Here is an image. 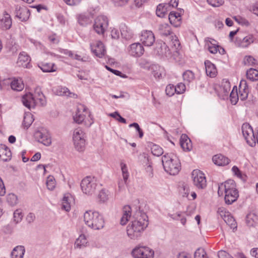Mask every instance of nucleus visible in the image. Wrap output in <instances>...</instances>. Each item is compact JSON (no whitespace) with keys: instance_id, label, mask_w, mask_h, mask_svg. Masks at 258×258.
Here are the masks:
<instances>
[{"instance_id":"nucleus-1","label":"nucleus","mask_w":258,"mask_h":258,"mask_svg":"<svg viewBox=\"0 0 258 258\" xmlns=\"http://www.w3.org/2000/svg\"><path fill=\"white\" fill-rule=\"evenodd\" d=\"M148 217L145 213L139 211L137 219L132 222L126 227L128 236L131 239H137L148 225Z\"/></svg>"},{"instance_id":"nucleus-2","label":"nucleus","mask_w":258,"mask_h":258,"mask_svg":"<svg viewBox=\"0 0 258 258\" xmlns=\"http://www.w3.org/2000/svg\"><path fill=\"white\" fill-rule=\"evenodd\" d=\"M84 220L85 224L94 230H100L104 227V218L98 212L86 211L84 215Z\"/></svg>"},{"instance_id":"nucleus-3","label":"nucleus","mask_w":258,"mask_h":258,"mask_svg":"<svg viewBox=\"0 0 258 258\" xmlns=\"http://www.w3.org/2000/svg\"><path fill=\"white\" fill-rule=\"evenodd\" d=\"M162 162L165 171L170 175H176L180 170V161L174 154H165L162 158Z\"/></svg>"},{"instance_id":"nucleus-4","label":"nucleus","mask_w":258,"mask_h":258,"mask_svg":"<svg viewBox=\"0 0 258 258\" xmlns=\"http://www.w3.org/2000/svg\"><path fill=\"white\" fill-rule=\"evenodd\" d=\"M97 184L94 177L87 176L81 181V187L86 195L91 196L95 192Z\"/></svg>"},{"instance_id":"nucleus-5","label":"nucleus","mask_w":258,"mask_h":258,"mask_svg":"<svg viewBox=\"0 0 258 258\" xmlns=\"http://www.w3.org/2000/svg\"><path fill=\"white\" fill-rule=\"evenodd\" d=\"M40 95H44L40 89H36L34 95L31 93L26 94L22 98L23 105L29 109L34 108L36 104V99L40 97Z\"/></svg>"},{"instance_id":"nucleus-6","label":"nucleus","mask_w":258,"mask_h":258,"mask_svg":"<svg viewBox=\"0 0 258 258\" xmlns=\"http://www.w3.org/2000/svg\"><path fill=\"white\" fill-rule=\"evenodd\" d=\"M73 141L76 149L83 151L85 147V134L81 128H76L74 131Z\"/></svg>"},{"instance_id":"nucleus-7","label":"nucleus","mask_w":258,"mask_h":258,"mask_svg":"<svg viewBox=\"0 0 258 258\" xmlns=\"http://www.w3.org/2000/svg\"><path fill=\"white\" fill-rule=\"evenodd\" d=\"M108 26V20L105 16H99L94 20L93 29L99 35H103Z\"/></svg>"},{"instance_id":"nucleus-8","label":"nucleus","mask_w":258,"mask_h":258,"mask_svg":"<svg viewBox=\"0 0 258 258\" xmlns=\"http://www.w3.org/2000/svg\"><path fill=\"white\" fill-rule=\"evenodd\" d=\"M242 133L247 143L251 147L255 145V137L252 127L247 123H243L241 127Z\"/></svg>"},{"instance_id":"nucleus-9","label":"nucleus","mask_w":258,"mask_h":258,"mask_svg":"<svg viewBox=\"0 0 258 258\" xmlns=\"http://www.w3.org/2000/svg\"><path fill=\"white\" fill-rule=\"evenodd\" d=\"M194 185L199 189H204L207 186L205 174L199 170H194L192 172Z\"/></svg>"},{"instance_id":"nucleus-10","label":"nucleus","mask_w":258,"mask_h":258,"mask_svg":"<svg viewBox=\"0 0 258 258\" xmlns=\"http://www.w3.org/2000/svg\"><path fill=\"white\" fill-rule=\"evenodd\" d=\"M133 255L135 258H152L154 252L146 246H140L133 249Z\"/></svg>"},{"instance_id":"nucleus-11","label":"nucleus","mask_w":258,"mask_h":258,"mask_svg":"<svg viewBox=\"0 0 258 258\" xmlns=\"http://www.w3.org/2000/svg\"><path fill=\"white\" fill-rule=\"evenodd\" d=\"M140 40L145 46H151L154 44L155 38L151 31L144 30L141 33Z\"/></svg>"},{"instance_id":"nucleus-12","label":"nucleus","mask_w":258,"mask_h":258,"mask_svg":"<svg viewBox=\"0 0 258 258\" xmlns=\"http://www.w3.org/2000/svg\"><path fill=\"white\" fill-rule=\"evenodd\" d=\"M231 189H237L235 181L232 179H229L219 185L218 194L222 196L224 192L231 191Z\"/></svg>"},{"instance_id":"nucleus-13","label":"nucleus","mask_w":258,"mask_h":258,"mask_svg":"<svg viewBox=\"0 0 258 258\" xmlns=\"http://www.w3.org/2000/svg\"><path fill=\"white\" fill-rule=\"evenodd\" d=\"M16 17L21 21H26L29 18V10L25 7L16 6L15 8Z\"/></svg>"},{"instance_id":"nucleus-14","label":"nucleus","mask_w":258,"mask_h":258,"mask_svg":"<svg viewBox=\"0 0 258 258\" xmlns=\"http://www.w3.org/2000/svg\"><path fill=\"white\" fill-rule=\"evenodd\" d=\"M91 51L98 57H103L105 53V49L103 43L101 41H97L94 44L90 45Z\"/></svg>"},{"instance_id":"nucleus-15","label":"nucleus","mask_w":258,"mask_h":258,"mask_svg":"<svg viewBox=\"0 0 258 258\" xmlns=\"http://www.w3.org/2000/svg\"><path fill=\"white\" fill-rule=\"evenodd\" d=\"M35 137L39 142L45 146H49L51 143V138L47 133L38 131L35 133Z\"/></svg>"},{"instance_id":"nucleus-16","label":"nucleus","mask_w":258,"mask_h":258,"mask_svg":"<svg viewBox=\"0 0 258 258\" xmlns=\"http://www.w3.org/2000/svg\"><path fill=\"white\" fill-rule=\"evenodd\" d=\"M144 52L143 45L140 43H133L130 45L129 50L130 54L134 57L141 56Z\"/></svg>"},{"instance_id":"nucleus-17","label":"nucleus","mask_w":258,"mask_h":258,"mask_svg":"<svg viewBox=\"0 0 258 258\" xmlns=\"http://www.w3.org/2000/svg\"><path fill=\"white\" fill-rule=\"evenodd\" d=\"M224 193L225 202L227 205L232 204L233 203H234L237 200L239 197V193L237 189H231V191L224 192Z\"/></svg>"},{"instance_id":"nucleus-18","label":"nucleus","mask_w":258,"mask_h":258,"mask_svg":"<svg viewBox=\"0 0 258 258\" xmlns=\"http://www.w3.org/2000/svg\"><path fill=\"white\" fill-rule=\"evenodd\" d=\"M12 25V20L11 16L8 13H5L0 17V27L3 30H8L11 28Z\"/></svg>"},{"instance_id":"nucleus-19","label":"nucleus","mask_w":258,"mask_h":258,"mask_svg":"<svg viewBox=\"0 0 258 258\" xmlns=\"http://www.w3.org/2000/svg\"><path fill=\"white\" fill-rule=\"evenodd\" d=\"M12 153L10 150L6 145H0V159L4 162L11 160Z\"/></svg>"},{"instance_id":"nucleus-20","label":"nucleus","mask_w":258,"mask_h":258,"mask_svg":"<svg viewBox=\"0 0 258 258\" xmlns=\"http://www.w3.org/2000/svg\"><path fill=\"white\" fill-rule=\"evenodd\" d=\"M30 61V57L26 52H23L20 53L18 61L19 66L25 68H29Z\"/></svg>"},{"instance_id":"nucleus-21","label":"nucleus","mask_w":258,"mask_h":258,"mask_svg":"<svg viewBox=\"0 0 258 258\" xmlns=\"http://www.w3.org/2000/svg\"><path fill=\"white\" fill-rule=\"evenodd\" d=\"M180 145L184 151H189L192 149L191 141L185 134H182L181 136Z\"/></svg>"},{"instance_id":"nucleus-22","label":"nucleus","mask_w":258,"mask_h":258,"mask_svg":"<svg viewBox=\"0 0 258 258\" xmlns=\"http://www.w3.org/2000/svg\"><path fill=\"white\" fill-rule=\"evenodd\" d=\"M205 66L207 76L211 78L216 77L217 71L215 66L208 60H206L205 61Z\"/></svg>"},{"instance_id":"nucleus-23","label":"nucleus","mask_w":258,"mask_h":258,"mask_svg":"<svg viewBox=\"0 0 258 258\" xmlns=\"http://www.w3.org/2000/svg\"><path fill=\"white\" fill-rule=\"evenodd\" d=\"M213 161L218 166H225L229 163L230 160L222 154H217L213 157Z\"/></svg>"},{"instance_id":"nucleus-24","label":"nucleus","mask_w":258,"mask_h":258,"mask_svg":"<svg viewBox=\"0 0 258 258\" xmlns=\"http://www.w3.org/2000/svg\"><path fill=\"white\" fill-rule=\"evenodd\" d=\"M168 19L171 23L175 27H178L181 24V18L179 13L171 12L168 15Z\"/></svg>"},{"instance_id":"nucleus-25","label":"nucleus","mask_w":258,"mask_h":258,"mask_svg":"<svg viewBox=\"0 0 258 258\" xmlns=\"http://www.w3.org/2000/svg\"><path fill=\"white\" fill-rule=\"evenodd\" d=\"M88 240L84 234H81L79 237L76 239L74 247L75 249H82L86 247L88 244Z\"/></svg>"},{"instance_id":"nucleus-26","label":"nucleus","mask_w":258,"mask_h":258,"mask_svg":"<svg viewBox=\"0 0 258 258\" xmlns=\"http://www.w3.org/2000/svg\"><path fill=\"white\" fill-rule=\"evenodd\" d=\"M55 93L58 96H66L73 98L77 97L76 94L71 92L68 88L62 86L57 87L55 90Z\"/></svg>"},{"instance_id":"nucleus-27","label":"nucleus","mask_w":258,"mask_h":258,"mask_svg":"<svg viewBox=\"0 0 258 258\" xmlns=\"http://www.w3.org/2000/svg\"><path fill=\"white\" fill-rule=\"evenodd\" d=\"M253 37L252 35H248L244 37H236V40L240 42L239 45L242 47H247L253 42Z\"/></svg>"},{"instance_id":"nucleus-28","label":"nucleus","mask_w":258,"mask_h":258,"mask_svg":"<svg viewBox=\"0 0 258 258\" xmlns=\"http://www.w3.org/2000/svg\"><path fill=\"white\" fill-rule=\"evenodd\" d=\"M169 5L167 4H160L158 5L156 14L159 17L163 18L169 11Z\"/></svg>"},{"instance_id":"nucleus-29","label":"nucleus","mask_w":258,"mask_h":258,"mask_svg":"<svg viewBox=\"0 0 258 258\" xmlns=\"http://www.w3.org/2000/svg\"><path fill=\"white\" fill-rule=\"evenodd\" d=\"M121 36L126 40H130L133 38L134 34L132 31L125 24H121L120 27Z\"/></svg>"},{"instance_id":"nucleus-30","label":"nucleus","mask_w":258,"mask_h":258,"mask_svg":"<svg viewBox=\"0 0 258 258\" xmlns=\"http://www.w3.org/2000/svg\"><path fill=\"white\" fill-rule=\"evenodd\" d=\"M158 32L160 35L164 36L170 35L172 33L170 26L166 23L159 25Z\"/></svg>"},{"instance_id":"nucleus-31","label":"nucleus","mask_w":258,"mask_h":258,"mask_svg":"<svg viewBox=\"0 0 258 258\" xmlns=\"http://www.w3.org/2000/svg\"><path fill=\"white\" fill-rule=\"evenodd\" d=\"M25 252L23 246H17L11 252V258H23Z\"/></svg>"},{"instance_id":"nucleus-32","label":"nucleus","mask_w":258,"mask_h":258,"mask_svg":"<svg viewBox=\"0 0 258 258\" xmlns=\"http://www.w3.org/2000/svg\"><path fill=\"white\" fill-rule=\"evenodd\" d=\"M157 52L159 55L168 56L170 54V51L168 46L165 43L160 44L159 47H157Z\"/></svg>"},{"instance_id":"nucleus-33","label":"nucleus","mask_w":258,"mask_h":258,"mask_svg":"<svg viewBox=\"0 0 258 258\" xmlns=\"http://www.w3.org/2000/svg\"><path fill=\"white\" fill-rule=\"evenodd\" d=\"M244 83L245 86L244 87V88L242 89V81L240 82L238 94L239 98L242 101L245 100L247 98L248 93V88L247 87L245 81H244Z\"/></svg>"},{"instance_id":"nucleus-34","label":"nucleus","mask_w":258,"mask_h":258,"mask_svg":"<svg viewBox=\"0 0 258 258\" xmlns=\"http://www.w3.org/2000/svg\"><path fill=\"white\" fill-rule=\"evenodd\" d=\"M247 78L251 81L258 80V71L256 69L250 68L246 72Z\"/></svg>"},{"instance_id":"nucleus-35","label":"nucleus","mask_w":258,"mask_h":258,"mask_svg":"<svg viewBox=\"0 0 258 258\" xmlns=\"http://www.w3.org/2000/svg\"><path fill=\"white\" fill-rule=\"evenodd\" d=\"M71 195L69 194H65L62 199V208L66 211H69L71 209L70 201L72 199Z\"/></svg>"},{"instance_id":"nucleus-36","label":"nucleus","mask_w":258,"mask_h":258,"mask_svg":"<svg viewBox=\"0 0 258 258\" xmlns=\"http://www.w3.org/2000/svg\"><path fill=\"white\" fill-rule=\"evenodd\" d=\"M34 121L33 115L30 113H25L24 116L23 125L25 128H28Z\"/></svg>"},{"instance_id":"nucleus-37","label":"nucleus","mask_w":258,"mask_h":258,"mask_svg":"<svg viewBox=\"0 0 258 258\" xmlns=\"http://www.w3.org/2000/svg\"><path fill=\"white\" fill-rule=\"evenodd\" d=\"M11 87L14 90L20 91L23 89L24 85L21 81L14 80L11 82Z\"/></svg>"},{"instance_id":"nucleus-38","label":"nucleus","mask_w":258,"mask_h":258,"mask_svg":"<svg viewBox=\"0 0 258 258\" xmlns=\"http://www.w3.org/2000/svg\"><path fill=\"white\" fill-rule=\"evenodd\" d=\"M182 77L183 80L187 83H190L195 79V74L190 70L185 71L182 74Z\"/></svg>"},{"instance_id":"nucleus-39","label":"nucleus","mask_w":258,"mask_h":258,"mask_svg":"<svg viewBox=\"0 0 258 258\" xmlns=\"http://www.w3.org/2000/svg\"><path fill=\"white\" fill-rule=\"evenodd\" d=\"M239 98L237 87L236 86H234L230 94V100L231 104L235 105L238 102Z\"/></svg>"},{"instance_id":"nucleus-40","label":"nucleus","mask_w":258,"mask_h":258,"mask_svg":"<svg viewBox=\"0 0 258 258\" xmlns=\"http://www.w3.org/2000/svg\"><path fill=\"white\" fill-rule=\"evenodd\" d=\"M224 221L231 228L234 229L237 228L236 222L230 213L227 215L226 218L224 220Z\"/></svg>"},{"instance_id":"nucleus-41","label":"nucleus","mask_w":258,"mask_h":258,"mask_svg":"<svg viewBox=\"0 0 258 258\" xmlns=\"http://www.w3.org/2000/svg\"><path fill=\"white\" fill-rule=\"evenodd\" d=\"M55 64L52 63H42L40 67L43 72H53L56 71L54 68Z\"/></svg>"},{"instance_id":"nucleus-42","label":"nucleus","mask_w":258,"mask_h":258,"mask_svg":"<svg viewBox=\"0 0 258 258\" xmlns=\"http://www.w3.org/2000/svg\"><path fill=\"white\" fill-rule=\"evenodd\" d=\"M23 217V215L22 210L20 209H17L15 211L13 214V220L15 223V225L20 222Z\"/></svg>"},{"instance_id":"nucleus-43","label":"nucleus","mask_w":258,"mask_h":258,"mask_svg":"<svg viewBox=\"0 0 258 258\" xmlns=\"http://www.w3.org/2000/svg\"><path fill=\"white\" fill-rule=\"evenodd\" d=\"M151 152L153 155L160 156L163 154V149L159 145L154 144L151 148Z\"/></svg>"},{"instance_id":"nucleus-44","label":"nucleus","mask_w":258,"mask_h":258,"mask_svg":"<svg viewBox=\"0 0 258 258\" xmlns=\"http://www.w3.org/2000/svg\"><path fill=\"white\" fill-rule=\"evenodd\" d=\"M98 197L100 202L103 203L106 202L109 199L108 190L104 189L101 190Z\"/></svg>"},{"instance_id":"nucleus-45","label":"nucleus","mask_w":258,"mask_h":258,"mask_svg":"<svg viewBox=\"0 0 258 258\" xmlns=\"http://www.w3.org/2000/svg\"><path fill=\"white\" fill-rule=\"evenodd\" d=\"M46 184L47 188L50 190H52L55 187V180L53 176L49 175L47 178Z\"/></svg>"},{"instance_id":"nucleus-46","label":"nucleus","mask_w":258,"mask_h":258,"mask_svg":"<svg viewBox=\"0 0 258 258\" xmlns=\"http://www.w3.org/2000/svg\"><path fill=\"white\" fill-rule=\"evenodd\" d=\"M194 258H209L205 249L202 248H198L194 253Z\"/></svg>"},{"instance_id":"nucleus-47","label":"nucleus","mask_w":258,"mask_h":258,"mask_svg":"<svg viewBox=\"0 0 258 258\" xmlns=\"http://www.w3.org/2000/svg\"><path fill=\"white\" fill-rule=\"evenodd\" d=\"M139 65L141 68L148 70H149L150 69L152 70H154V68H157V66L155 65L151 67L149 61H147L146 59H141L140 61Z\"/></svg>"},{"instance_id":"nucleus-48","label":"nucleus","mask_w":258,"mask_h":258,"mask_svg":"<svg viewBox=\"0 0 258 258\" xmlns=\"http://www.w3.org/2000/svg\"><path fill=\"white\" fill-rule=\"evenodd\" d=\"M7 200L11 206H14L18 203L17 197L14 194H9L7 196Z\"/></svg>"},{"instance_id":"nucleus-49","label":"nucleus","mask_w":258,"mask_h":258,"mask_svg":"<svg viewBox=\"0 0 258 258\" xmlns=\"http://www.w3.org/2000/svg\"><path fill=\"white\" fill-rule=\"evenodd\" d=\"M78 21L80 25L85 26L90 23V19L84 15H80L78 17Z\"/></svg>"},{"instance_id":"nucleus-50","label":"nucleus","mask_w":258,"mask_h":258,"mask_svg":"<svg viewBox=\"0 0 258 258\" xmlns=\"http://www.w3.org/2000/svg\"><path fill=\"white\" fill-rule=\"evenodd\" d=\"M85 115L80 111H78L73 116L74 121L78 124L81 123L85 119Z\"/></svg>"},{"instance_id":"nucleus-51","label":"nucleus","mask_w":258,"mask_h":258,"mask_svg":"<svg viewBox=\"0 0 258 258\" xmlns=\"http://www.w3.org/2000/svg\"><path fill=\"white\" fill-rule=\"evenodd\" d=\"M165 92L168 96H173L175 93H176V89L175 86L172 84L168 85L166 87Z\"/></svg>"},{"instance_id":"nucleus-52","label":"nucleus","mask_w":258,"mask_h":258,"mask_svg":"<svg viewBox=\"0 0 258 258\" xmlns=\"http://www.w3.org/2000/svg\"><path fill=\"white\" fill-rule=\"evenodd\" d=\"M176 89V93L178 94L183 93L186 89V87L184 84L180 83L175 86Z\"/></svg>"},{"instance_id":"nucleus-53","label":"nucleus","mask_w":258,"mask_h":258,"mask_svg":"<svg viewBox=\"0 0 258 258\" xmlns=\"http://www.w3.org/2000/svg\"><path fill=\"white\" fill-rule=\"evenodd\" d=\"M208 50L210 53L215 54L218 51L219 45L212 43L210 41L208 43Z\"/></svg>"},{"instance_id":"nucleus-54","label":"nucleus","mask_w":258,"mask_h":258,"mask_svg":"<svg viewBox=\"0 0 258 258\" xmlns=\"http://www.w3.org/2000/svg\"><path fill=\"white\" fill-rule=\"evenodd\" d=\"M217 213L221 216V217L224 220L226 218L227 215L230 213L224 207H220L218 209Z\"/></svg>"},{"instance_id":"nucleus-55","label":"nucleus","mask_w":258,"mask_h":258,"mask_svg":"<svg viewBox=\"0 0 258 258\" xmlns=\"http://www.w3.org/2000/svg\"><path fill=\"white\" fill-rule=\"evenodd\" d=\"M208 4L214 7H218L222 6L224 3V0H207Z\"/></svg>"},{"instance_id":"nucleus-56","label":"nucleus","mask_w":258,"mask_h":258,"mask_svg":"<svg viewBox=\"0 0 258 258\" xmlns=\"http://www.w3.org/2000/svg\"><path fill=\"white\" fill-rule=\"evenodd\" d=\"M15 225V224L14 225L12 223H10L6 225L3 229L4 232L6 234L12 233Z\"/></svg>"},{"instance_id":"nucleus-57","label":"nucleus","mask_w":258,"mask_h":258,"mask_svg":"<svg viewBox=\"0 0 258 258\" xmlns=\"http://www.w3.org/2000/svg\"><path fill=\"white\" fill-rule=\"evenodd\" d=\"M246 62L249 66H255L256 64V60L251 56H246L245 57Z\"/></svg>"},{"instance_id":"nucleus-58","label":"nucleus","mask_w":258,"mask_h":258,"mask_svg":"<svg viewBox=\"0 0 258 258\" xmlns=\"http://www.w3.org/2000/svg\"><path fill=\"white\" fill-rule=\"evenodd\" d=\"M219 258H233L228 253L224 250H220L218 252Z\"/></svg>"},{"instance_id":"nucleus-59","label":"nucleus","mask_w":258,"mask_h":258,"mask_svg":"<svg viewBox=\"0 0 258 258\" xmlns=\"http://www.w3.org/2000/svg\"><path fill=\"white\" fill-rule=\"evenodd\" d=\"M111 36L112 39H118L119 38L120 32L117 29L113 28L111 30Z\"/></svg>"},{"instance_id":"nucleus-60","label":"nucleus","mask_w":258,"mask_h":258,"mask_svg":"<svg viewBox=\"0 0 258 258\" xmlns=\"http://www.w3.org/2000/svg\"><path fill=\"white\" fill-rule=\"evenodd\" d=\"M123 215L130 217L131 216V208L128 205L125 206L123 209Z\"/></svg>"},{"instance_id":"nucleus-61","label":"nucleus","mask_w":258,"mask_h":258,"mask_svg":"<svg viewBox=\"0 0 258 258\" xmlns=\"http://www.w3.org/2000/svg\"><path fill=\"white\" fill-rule=\"evenodd\" d=\"M6 194V188L4 182L0 177V196H4Z\"/></svg>"},{"instance_id":"nucleus-62","label":"nucleus","mask_w":258,"mask_h":258,"mask_svg":"<svg viewBox=\"0 0 258 258\" xmlns=\"http://www.w3.org/2000/svg\"><path fill=\"white\" fill-rule=\"evenodd\" d=\"M183 192L182 196L184 197H188L189 194V188L187 185H183L182 186Z\"/></svg>"},{"instance_id":"nucleus-63","label":"nucleus","mask_w":258,"mask_h":258,"mask_svg":"<svg viewBox=\"0 0 258 258\" xmlns=\"http://www.w3.org/2000/svg\"><path fill=\"white\" fill-rule=\"evenodd\" d=\"M35 219V216L32 213H30L28 214L26 217V221L28 223H32Z\"/></svg>"},{"instance_id":"nucleus-64","label":"nucleus","mask_w":258,"mask_h":258,"mask_svg":"<svg viewBox=\"0 0 258 258\" xmlns=\"http://www.w3.org/2000/svg\"><path fill=\"white\" fill-rule=\"evenodd\" d=\"M191 255L185 252H181L179 253L178 258H191Z\"/></svg>"}]
</instances>
